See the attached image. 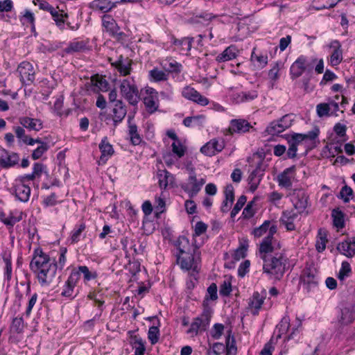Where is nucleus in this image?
<instances>
[{
  "mask_svg": "<svg viewBox=\"0 0 355 355\" xmlns=\"http://www.w3.org/2000/svg\"><path fill=\"white\" fill-rule=\"evenodd\" d=\"M23 84L30 85L35 80V70L33 64L27 61L21 62L17 69Z\"/></svg>",
  "mask_w": 355,
  "mask_h": 355,
  "instance_id": "nucleus-12",
  "label": "nucleus"
},
{
  "mask_svg": "<svg viewBox=\"0 0 355 355\" xmlns=\"http://www.w3.org/2000/svg\"><path fill=\"white\" fill-rule=\"evenodd\" d=\"M232 292V285L230 281L225 280L220 286V295L224 297L230 295Z\"/></svg>",
  "mask_w": 355,
  "mask_h": 355,
  "instance_id": "nucleus-63",
  "label": "nucleus"
},
{
  "mask_svg": "<svg viewBox=\"0 0 355 355\" xmlns=\"http://www.w3.org/2000/svg\"><path fill=\"white\" fill-rule=\"evenodd\" d=\"M353 193L352 189L347 185H345L340 191V196L345 202H348L352 198Z\"/></svg>",
  "mask_w": 355,
  "mask_h": 355,
  "instance_id": "nucleus-57",
  "label": "nucleus"
},
{
  "mask_svg": "<svg viewBox=\"0 0 355 355\" xmlns=\"http://www.w3.org/2000/svg\"><path fill=\"white\" fill-rule=\"evenodd\" d=\"M331 217L335 227L338 229H342L345 227L344 214L338 208L332 210Z\"/></svg>",
  "mask_w": 355,
  "mask_h": 355,
  "instance_id": "nucleus-36",
  "label": "nucleus"
},
{
  "mask_svg": "<svg viewBox=\"0 0 355 355\" xmlns=\"http://www.w3.org/2000/svg\"><path fill=\"white\" fill-rule=\"evenodd\" d=\"M19 157H0V167L8 168L17 164Z\"/></svg>",
  "mask_w": 355,
  "mask_h": 355,
  "instance_id": "nucleus-46",
  "label": "nucleus"
},
{
  "mask_svg": "<svg viewBox=\"0 0 355 355\" xmlns=\"http://www.w3.org/2000/svg\"><path fill=\"white\" fill-rule=\"evenodd\" d=\"M159 321L157 320V324L150 327L148 332V338L152 345L156 344L159 338Z\"/></svg>",
  "mask_w": 355,
  "mask_h": 355,
  "instance_id": "nucleus-39",
  "label": "nucleus"
},
{
  "mask_svg": "<svg viewBox=\"0 0 355 355\" xmlns=\"http://www.w3.org/2000/svg\"><path fill=\"white\" fill-rule=\"evenodd\" d=\"M330 47L334 49L331 55L330 64L332 66H336L341 62L343 59L341 45L338 40H334L331 42Z\"/></svg>",
  "mask_w": 355,
  "mask_h": 355,
  "instance_id": "nucleus-29",
  "label": "nucleus"
},
{
  "mask_svg": "<svg viewBox=\"0 0 355 355\" xmlns=\"http://www.w3.org/2000/svg\"><path fill=\"white\" fill-rule=\"evenodd\" d=\"M277 225H272L270 230V233L263 238L259 248V254L261 259L272 255L274 250L272 245V241L274 240L273 236L277 233Z\"/></svg>",
  "mask_w": 355,
  "mask_h": 355,
  "instance_id": "nucleus-10",
  "label": "nucleus"
},
{
  "mask_svg": "<svg viewBox=\"0 0 355 355\" xmlns=\"http://www.w3.org/2000/svg\"><path fill=\"white\" fill-rule=\"evenodd\" d=\"M299 212L295 210H286L283 211L280 218V223L283 224L287 231H293L295 230V221L299 216Z\"/></svg>",
  "mask_w": 355,
  "mask_h": 355,
  "instance_id": "nucleus-21",
  "label": "nucleus"
},
{
  "mask_svg": "<svg viewBox=\"0 0 355 355\" xmlns=\"http://www.w3.org/2000/svg\"><path fill=\"white\" fill-rule=\"evenodd\" d=\"M282 67L283 63L280 61L272 64V67L268 71V78L271 81L276 82L279 79V71Z\"/></svg>",
  "mask_w": 355,
  "mask_h": 355,
  "instance_id": "nucleus-40",
  "label": "nucleus"
},
{
  "mask_svg": "<svg viewBox=\"0 0 355 355\" xmlns=\"http://www.w3.org/2000/svg\"><path fill=\"white\" fill-rule=\"evenodd\" d=\"M6 218L7 220L5 221V225L12 227L15 223L21 220V213L10 211Z\"/></svg>",
  "mask_w": 355,
  "mask_h": 355,
  "instance_id": "nucleus-54",
  "label": "nucleus"
},
{
  "mask_svg": "<svg viewBox=\"0 0 355 355\" xmlns=\"http://www.w3.org/2000/svg\"><path fill=\"white\" fill-rule=\"evenodd\" d=\"M157 177L161 189L173 187L175 178L173 175L166 170H159L157 173Z\"/></svg>",
  "mask_w": 355,
  "mask_h": 355,
  "instance_id": "nucleus-25",
  "label": "nucleus"
},
{
  "mask_svg": "<svg viewBox=\"0 0 355 355\" xmlns=\"http://www.w3.org/2000/svg\"><path fill=\"white\" fill-rule=\"evenodd\" d=\"M76 286V285L74 283L67 279L63 286L61 295L67 297H73L74 288Z\"/></svg>",
  "mask_w": 355,
  "mask_h": 355,
  "instance_id": "nucleus-52",
  "label": "nucleus"
},
{
  "mask_svg": "<svg viewBox=\"0 0 355 355\" xmlns=\"http://www.w3.org/2000/svg\"><path fill=\"white\" fill-rule=\"evenodd\" d=\"M239 51L234 45L227 47L216 58L218 62H225L236 58Z\"/></svg>",
  "mask_w": 355,
  "mask_h": 355,
  "instance_id": "nucleus-28",
  "label": "nucleus"
},
{
  "mask_svg": "<svg viewBox=\"0 0 355 355\" xmlns=\"http://www.w3.org/2000/svg\"><path fill=\"white\" fill-rule=\"evenodd\" d=\"M207 230V225L202 222H197L194 226V233L193 234V240L196 236H199L205 233Z\"/></svg>",
  "mask_w": 355,
  "mask_h": 355,
  "instance_id": "nucleus-61",
  "label": "nucleus"
},
{
  "mask_svg": "<svg viewBox=\"0 0 355 355\" xmlns=\"http://www.w3.org/2000/svg\"><path fill=\"white\" fill-rule=\"evenodd\" d=\"M101 155H112L114 153L112 146L107 141V137H104L99 144Z\"/></svg>",
  "mask_w": 355,
  "mask_h": 355,
  "instance_id": "nucleus-48",
  "label": "nucleus"
},
{
  "mask_svg": "<svg viewBox=\"0 0 355 355\" xmlns=\"http://www.w3.org/2000/svg\"><path fill=\"white\" fill-rule=\"evenodd\" d=\"M135 348V354L133 355H144L146 351V347L144 342L141 338L136 339L133 344Z\"/></svg>",
  "mask_w": 355,
  "mask_h": 355,
  "instance_id": "nucleus-62",
  "label": "nucleus"
},
{
  "mask_svg": "<svg viewBox=\"0 0 355 355\" xmlns=\"http://www.w3.org/2000/svg\"><path fill=\"white\" fill-rule=\"evenodd\" d=\"M313 65L308 58L304 55H300L292 64L290 68V74L292 79H295L301 76L306 71H311Z\"/></svg>",
  "mask_w": 355,
  "mask_h": 355,
  "instance_id": "nucleus-9",
  "label": "nucleus"
},
{
  "mask_svg": "<svg viewBox=\"0 0 355 355\" xmlns=\"http://www.w3.org/2000/svg\"><path fill=\"white\" fill-rule=\"evenodd\" d=\"M144 103L148 113L153 114L157 110L158 100L153 95H148L144 98Z\"/></svg>",
  "mask_w": 355,
  "mask_h": 355,
  "instance_id": "nucleus-35",
  "label": "nucleus"
},
{
  "mask_svg": "<svg viewBox=\"0 0 355 355\" xmlns=\"http://www.w3.org/2000/svg\"><path fill=\"white\" fill-rule=\"evenodd\" d=\"M293 119L291 114H286L283 116L279 120L276 121L279 123V126L284 132L286 129L291 126Z\"/></svg>",
  "mask_w": 355,
  "mask_h": 355,
  "instance_id": "nucleus-58",
  "label": "nucleus"
},
{
  "mask_svg": "<svg viewBox=\"0 0 355 355\" xmlns=\"http://www.w3.org/2000/svg\"><path fill=\"white\" fill-rule=\"evenodd\" d=\"M167 136L173 140L171 144L172 150L175 155H184L187 153V146L185 142L180 139L176 133L173 130H169L166 132Z\"/></svg>",
  "mask_w": 355,
  "mask_h": 355,
  "instance_id": "nucleus-19",
  "label": "nucleus"
},
{
  "mask_svg": "<svg viewBox=\"0 0 355 355\" xmlns=\"http://www.w3.org/2000/svg\"><path fill=\"white\" fill-rule=\"evenodd\" d=\"M316 112L319 117L332 116L331 112L329 110V105L328 103H322L317 105Z\"/></svg>",
  "mask_w": 355,
  "mask_h": 355,
  "instance_id": "nucleus-55",
  "label": "nucleus"
},
{
  "mask_svg": "<svg viewBox=\"0 0 355 355\" xmlns=\"http://www.w3.org/2000/svg\"><path fill=\"white\" fill-rule=\"evenodd\" d=\"M121 95L132 105H135L139 101L138 88L132 78H126L121 81L120 85Z\"/></svg>",
  "mask_w": 355,
  "mask_h": 355,
  "instance_id": "nucleus-6",
  "label": "nucleus"
},
{
  "mask_svg": "<svg viewBox=\"0 0 355 355\" xmlns=\"http://www.w3.org/2000/svg\"><path fill=\"white\" fill-rule=\"evenodd\" d=\"M337 320L340 326L348 325L353 322L355 320V304L341 303L338 308Z\"/></svg>",
  "mask_w": 355,
  "mask_h": 355,
  "instance_id": "nucleus-7",
  "label": "nucleus"
},
{
  "mask_svg": "<svg viewBox=\"0 0 355 355\" xmlns=\"http://www.w3.org/2000/svg\"><path fill=\"white\" fill-rule=\"evenodd\" d=\"M351 273L350 264L347 261H343L341 265V268L338 274V278L340 280H344L346 277H349Z\"/></svg>",
  "mask_w": 355,
  "mask_h": 355,
  "instance_id": "nucleus-56",
  "label": "nucleus"
},
{
  "mask_svg": "<svg viewBox=\"0 0 355 355\" xmlns=\"http://www.w3.org/2000/svg\"><path fill=\"white\" fill-rule=\"evenodd\" d=\"M266 132L271 135H278L282 132V129L279 126V123L276 121H272L266 128Z\"/></svg>",
  "mask_w": 355,
  "mask_h": 355,
  "instance_id": "nucleus-60",
  "label": "nucleus"
},
{
  "mask_svg": "<svg viewBox=\"0 0 355 355\" xmlns=\"http://www.w3.org/2000/svg\"><path fill=\"white\" fill-rule=\"evenodd\" d=\"M255 51L256 49L254 48L251 54V60L252 62H257V67L260 69H263L268 64V56L267 55L257 54Z\"/></svg>",
  "mask_w": 355,
  "mask_h": 355,
  "instance_id": "nucleus-41",
  "label": "nucleus"
},
{
  "mask_svg": "<svg viewBox=\"0 0 355 355\" xmlns=\"http://www.w3.org/2000/svg\"><path fill=\"white\" fill-rule=\"evenodd\" d=\"M338 250L347 257H352L355 255V248L349 241L340 243L337 246Z\"/></svg>",
  "mask_w": 355,
  "mask_h": 355,
  "instance_id": "nucleus-34",
  "label": "nucleus"
},
{
  "mask_svg": "<svg viewBox=\"0 0 355 355\" xmlns=\"http://www.w3.org/2000/svg\"><path fill=\"white\" fill-rule=\"evenodd\" d=\"M52 16L53 21H55L56 26L60 29H64V24L66 21V19L68 18V14L64 12L63 10H57L56 8H54L52 12L50 13Z\"/></svg>",
  "mask_w": 355,
  "mask_h": 355,
  "instance_id": "nucleus-31",
  "label": "nucleus"
},
{
  "mask_svg": "<svg viewBox=\"0 0 355 355\" xmlns=\"http://www.w3.org/2000/svg\"><path fill=\"white\" fill-rule=\"evenodd\" d=\"M327 242V239L326 232L322 230H320L318 231V239L315 243V248L318 252H322L325 250Z\"/></svg>",
  "mask_w": 355,
  "mask_h": 355,
  "instance_id": "nucleus-45",
  "label": "nucleus"
},
{
  "mask_svg": "<svg viewBox=\"0 0 355 355\" xmlns=\"http://www.w3.org/2000/svg\"><path fill=\"white\" fill-rule=\"evenodd\" d=\"M259 171L257 168L254 170L249 175L248 181L250 185V191L254 193L257 189L260 182Z\"/></svg>",
  "mask_w": 355,
  "mask_h": 355,
  "instance_id": "nucleus-38",
  "label": "nucleus"
},
{
  "mask_svg": "<svg viewBox=\"0 0 355 355\" xmlns=\"http://www.w3.org/2000/svg\"><path fill=\"white\" fill-rule=\"evenodd\" d=\"M226 355H235L236 353V346L234 337L231 336L230 333L226 338Z\"/></svg>",
  "mask_w": 355,
  "mask_h": 355,
  "instance_id": "nucleus-49",
  "label": "nucleus"
},
{
  "mask_svg": "<svg viewBox=\"0 0 355 355\" xmlns=\"http://www.w3.org/2000/svg\"><path fill=\"white\" fill-rule=\"evenodd\" d=\"M182 96L200 105L205 106L209 104V99L205 96L201 95L198 91L193 87H185L182 90Z\"/></svg>",
  "mask_w": 355,
  "mask_h": 355,
  "instance_id": "nucleus-18",
  "label": "nucleus"
},
{
  "mask_svg": "<svg viewBox=\"0 0 355 355\" xmlns=\"http://www.w3.org/2000/svg\"><path fill=\"white\" fill-rule=\"evenodd\" d=\"M58 197L55 193H52L51 195L44 198L42 204L44 207H53L58 203Z\"/></svg>",
  "mask_w": 355,
  "mask_h": 355,
  "instance_id": "nucleus-64",
  "label": "nucleus"
},
{
  "mask_svg": "<svg viewBox=\"0 0 355 355\" xmlns=\"http://www.w3.org/2000/svg\"><path fill=\"white\" fill-rule=\"evenodd\" d=\"M246 200L247 198L244 195H242L239 198L236 205H234L231 211L230 216L232 218H234L238 214V213L241 211L243 205L245 204Z\"/></svg>",
  "mask_w": 355,
  "mask_h": 355,
  "instance_id": "nucleus-53",
  "label": "nucleus"
},
{
  "mask_svg": "<svg viewBox=\"0 0 355 355\" xmlns=\"http://www.w3.org/2000/svg\"><path fill=\"white\" fill-rule=\"evenodd\" d=\"M136 1L137 0H120V1L116 2H112L110 0H94L91 2L90 7L94 10H99L103 13H106L115 8L119 3H125Z\"/></svg>",
  "mask_w": 355,
  "mask_h": 355,
  "instance_id": "nucleus-16",
  "label": "nucleus"
},
{
  "mask_svg": "<svg viewBox=\"0 0 355 355\" xmlns=\"http://www.w3.org/2000/svg\"><path fill=\"white\" fill-rule=\"evenodd\" d=\"M250 129H253V127L247 120L235 119L230 121L227 130L230 135H233L234 133L244 134L250 132Z\"/></svg>",
  "mask_w": 355,
  "mask_h": 355,
  "instance_id": "nucleus-15",
  "label": "nucleus"
},
{
  "mask_svg": "<svg viewBox=\"0 0 355 355\" xmlns=\"http://www.w3.org/2000/svg\"><path fill=\"white\" fill-rule=\"evenodd\" d=\"M15 197L21 202H26L31 196V187L28 184H24L16 181L15 185Z\"/></svg>",
  "mask_w": 355,
  "mask_h": 355,
  "instance_id": "nucleus-23",
  "label": "nucleus"
},
{
  "mask_svg": "<svg viewBox=\"0 0 355 355\" xmlns=\"http://www.w3.org/2000/svg\"><path fill=\"white\" fill-rule=\"evenodd\" d=\"M295 166H291L280 173L277 178L279 185L285 188H289L292 185V179L294 177Z\"/></svg>",
  "mask_w": 355,
  "mask_h": 355,
  "instance_id": "nucleus-26",
  "label": "nucleus"
},
{
  "mask_svg": "<svg viewBox=\"0 0 355 355\" xmlns=\"http://www.w3.org/2000/svg\"><path fill=\"white\" fill-rule=\"evenodd\" d=\"M308 195L303 189H294L291 193V200L295 209L302 213L308 205Z\"/></svg>",
  "mask_w": 355,
  "mask_h": 355,
  "instance_id": "nucleus-13",
  "label": "nucleus"
},
{
  "mask_svg": "<svg viewBox=\"0 0 355 355\" xmlns=\"http://www.w3.org/2000/svg\"><path fill=\"white\" fill-rule=\"evenodd\" d=\"M88 42L83 40L78 41L74 40L70 42L67 48L64 49V52L71 54L76 52H80L87 49Z\"/></svg>",
  "mask_w": 355,
  "mask_h": 355,
  "instance_id": "nucleus-32",
  "label": "nucleus"
},
{
  "mask_svg": "<svg viewBox=\"0 0 355 355\" xmlns=\"http://www.w3.org/2000/svg\"><path fill=\"white\" fill-rule=\"evenodd\" d=\"M300 282L307 292L311 291L318 286V277L317 270L314 266H306L304 268L300 276Z\"/></svg>",
  "mask_w": 355,
  "mask_h": 355,
  "instance_id": "nucleus-8",
  "label": "nucleus"
},
{
  "mask_svg": "<svg viewBox=\"0 0 355 355\" xmlns=\"http://www.w3.org/2000/svg\"><path fill=\"white\" fill-rule=\"evenodd\" d=\"M102 26L110 36L116 40H121L125 35L124 33L120 31V27L110 15L105 14L102 16Z\"/></svg>",
  "mask_w": 355,
  "mask_h": 355,
  "instance_id": "nucleus-11",
  "label": "nucleus"
},
{
  "mask_svg": "<svg viewBox=\"0 0 355 355\" xmlns=\"http://www.w3.org/2000/svg\"><path fill=\"white\" fill-rule=\"evenodd\" d=\"M319 134V130L315 128L306 134L294 133L288 139V149L287 155H296L297 150L302 154H307L309 150L315 147V139Z\"/></svg>",
  "mask_w": 355,
  "mask_h": 355,
  "instance_id": "nucleus-4",
  "label": "nucleus"
},
{
  "mask_svg": "<svg viewBox=\"0 0 355 355\" xmlns=\"http://www.w3.org/2000/svg\"><path fill=\"white\" fill-rule=\"evenodd\" d=\"M272 225H275L272 224L270 220H265L262 225L253 230L252 234L254 236V237L259 238L267 232L268 234L270 233V230Z\"/></svg>",
  "mask_w": 355,
  "mask_h": 355,
  "instance_id": "nucleus-37",
  "label": "nucleus"
},
{
  "mask_svg": "<svg viewBox=\"0 0 355 355\" xmlns=\"http://www.w3.org/2000/svg\"><path fill=\"white\" fill-rule=\"evenodd\" d=\"M225 147L222 139H212L200 148L202 154H216L220 153Z\"/></svg>",
  "mask_w": 355,
  "mask_h": 355,
  "instance_id": "nucleus-20",
  "label": "nucleus"
},
{
  "mask_svg": "<svg viewBox=\"0 0 355 355\" xmlns=\"http://www.w3.org/2000/svg\"><path fill=\"white\" fill-rule=\"evenodd\" d=\"M78 270L81 272V275H83L85 283L94 279L97 277L96 272L95 271H90L89 268L86 266H79Z\"/></svg>",
  "mask_w": 355,
  "mask_h": 355,
  "instance_id": "nucleus-44",
  "label": "nucleus"
},
{
  "mask_svg": "<svg viewBox=\"0 0 355 355\" xmlns=\"http://www.w3.org/2000/svg\"><path fill=\"white\" fill-rule=\"evenodd\" d=\"M30 268L36 275L39 284L45 286L50 285L53 281L58 266L55 259H51L41 248H37L33 251Z\"/></svg>",
  "mask_w": 355,
  "mask_h": 355,
  "instance_id": "nucleus-2",
  "label": "nucleus"
},
{
  "mask_svg": "<svg viewBox=\"0 0 355 355\" xmlns=\"http://www.w3.org/2000/svg\"><path fill=\"white\" fill-rule=\"evenodd\" d=\"M290 327V318L288 316H284L280 322L277 325L276 329L279 334L277 336V338H281L282 335L287 333Z\"/></svg>",
  "mask_w": 355,
  "mask_h": 355,
  "instance_id": "nucleus-43",
  "label": "nucleus"
},
{
  "mask_svg": "<svg viewBox=\"0 0 355 355\" xmlns=\"http://www.w3.org/2000/svg\"><path fill=\"white\" fill-rule=\"evenodd\" d=\"M248 247V243L247 240H244L243 242L240 243L239 247L234 251L233 254V258L236 261H239L241 259H243L246 256V252Z\"/></svg>",
  "mask_w": 355,
  "mask_h": 355,
  "instance_id": "nucleus-42",
  "label": "nucleus"
},
{
  "mask_svg": "<svg viewBox=\"0 0 355 355\" xmlns=\"http://www.w3.org/2000/svg\"><path fill=\"white\" fill-rule=\"evenodd\" d=\"M205 183V179L198 180L196 175L193 174L189 177L188 183L182 188L191 198H193L198 193Z\"/></svg>",
  "mask_w": 355,
  "mask_h": 355,
  "instance_id": "nucleus-17",
  "label": "nucleus"
},
{
  "mask_svg": "<svg viewBox=\"0 0 355 355\" xmlns=\"http://www.w3.org/2000/svg\"><path fill=\"white\" fill-rule=\"evenodd\" d=\"M24 329V320L22 318H15L11 324V330L15 333L22 332Z\"/></svg>",
  "mask_w": 355,
  "mask_h": 355,
  "instance_id": "nucleus-59",
  "label": "nucleus"
},
{
  "mask_svg": "<svg viewBox=\"0 0 355 355\" xmlns=\"http://www.w3.org/2000/svg\"><path fill=\"white\" fill-rule=\"evenodd\" d=\"M112 107V117L114 125L121 123L127 114V107L123 101L116 102L115 104L111 105Z\"/></svg>",
  "mask_w": 355,
  "mask_h": 355,
  "instance_id": "nucleus-22",
  "label": "nucleus"
},
{
  "mask_svg": "<svg viewBox=\"0 0 355 355\" xmlns=\"http://www.w3.org/2000/svg\"><path fill=\"white\" fill-rule=\"evenodd\" d=\"M266 293L265 291L261 293L256 291L248 299V310L253 315H257L261 310L263 302L266 299Z\"/></svg>",
  "mask_w": 355,
  "mask_h": 355,
  "instance_id": "nucleus-14",
  "label": "nucleus"
},
{
  "mask_svg": "<svg viewBox=\"0 0 355 355\" xmlns=\"http://www.w3.org/2000/svg\"><path fill=\"white\" fill-rule=\"evenodd\" d=\"M85 225L84 223L80 224L77 228L73 230L71 233L70 240L71 243H76L80 239V236L83 232L85 230Z\"/></svg>",
  "mask_w": 355,
  "mask_h": 355,
  "instance_id": "nucleus-51",
  "label": "nucleus"
},
{
  "mask_svg": "<svg viewBox=\"0 0 355 355\" xmlns=\"http://www.w3.org/2000/svg\"><path fill=\"white\" fill-rule=\"evenodd\" d=\"M132 118L130 116H128V134L130 137V139L132 143L134 145H138L141 141V138L138 133L137 130V126L132 123Z\"/></svg>",
  "mask_w": 355,
  "mask_h": 355,
  "instance_id": "nucleus-33",
  "label": "nucleus"
},
{
  "mask_svg": "<svg viewBox=\"0 0 355 355\" xmlns=\"http://www.w3.org/2000/svg\"><path fill=\"white\" fill-rule=\"evenodd\" d=\"M132 61L128 58L124 59L123 55H120L116 61L112 63V65L117 69L118 71L122 76H127L131 71Z\"/></svg>",
  "mask_w": 355,
  "mask_h": 355,
  "instance_id": "nucleus-27",
  "label": "nucleus"
},
{
  "mask_svg": "<svg viewBox=\"0 0 355 355\" xmlns=\"http://www.w3.org/2000/svg\"><path fill=\"white\" fill-rule=\"evenodd\" d=\"M149 74L151 79L155 82L166 80L168 78V74L157 68L150 70Z\"/></svg>",
  "mask_w": 355,
  "mask_h": 355,
  "instance_id": "nucleus-47",
  "label": "nucleus"
},
{
  "mask_svg": "<svg viewBox=\"0 0 355 355\" xmlns=\"http://www.w3.org/2000/svg\"><path fill=\"white\" fill-rule=\"evenodd\" d=\"M211 315L212 311L209 308L204 309L202 313L193 319L190 327L187 331V334L190 335L191 337H194L198 333L206 331L209 326Z\"/></svg>",
  "mask_w": 355,
  "mask_h": 355,
  "instance_id": "nucleus-5",
  "label": "nucleus"
},
{
  "mask_svg": "<svg viewBox=\"0 0 355 355\" xmlns=\"http://www.w3.org/2000/svg\"><path fill=\"white\" fill-rule=\"evenodd\" d=\"M193 42V38L188 37L180 40L175 39L173 44L182 54H187L191 49Z\"/></svg>",
  "mask_w": 355,
  "mask_h": 355,
  "instance_id": "nucleus-30",
  "label": "nucleus"
},
{
  "mask_svg": "<svg viewBox=\"0 0 355 355\" xmlns=\"http://www.w3.org/2000/svg\"><path fill=\"white\" fill-rule=\"evenodd\" d=\"M178 252L175 255L177 263L183 270L198 272L201 263L200 245H198L196 239L191 243L189 239L180 236L174 242Z\"/></svg>",
  "mask_w": 355,
  "mask_h": 355,
  "instance_id": "nucleus-1",
  "label": "nucleus"
},
{
  "mask_svg": "<svg viewBox=\"0 0 355 355\" xmlns=\"http://www.w3.org/2000/svg\"><path fill=\"white\" fill-rule=\"evenodd\" d=\"M19 123L29 130L40 131L43 128L42 121L39 119L22 116L19 119Z\"/></svg>",
  "mask_w": 355,
  "mask_h": 355,
  "instance_id": "nucleus-24",
  "label": "nucleus"
},
{
  "mask_svg": "<svg viewBox=\"0 0 355 355\" xmlns=\"http://www.w3.org/2000/svg\"><path fill=\"white\" fill-rule=\"evenodd\" d=\"M262 261L263 272L275 281L281 280L289 266V259L284 252H274Z\"/></svg>",
  "mask_w": 355,
  "mask_h": 355,
  "instance_id": "nucleus-3",
  "label": "nucleus"
},
{
  "mask_svg": "<svg viewBox=\"0 0 355 355\" xmlns=\"http://www.w3.org/2000/svg\"><path fill=\"white\" fill-rule=\"evenodd\" d=\"M343 144L340 141L331 142L327 144L326 148L331 155H338L343 153Z\"/></svg>",
  "mask_w": 355,
  "mask_h": 355,
  "instance_id": "nucleus-50",
  "label": "nucleus"
}]
</instances>
